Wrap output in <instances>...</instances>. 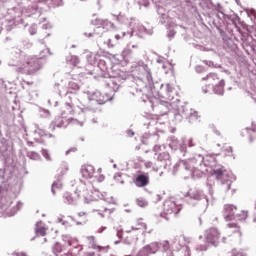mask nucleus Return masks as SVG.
Instances as JSON below:
<instances>
[{"instance_id":"e433bc0d","label":"nucleus","mask_w":256,"mask_h":256,"mask_svg":"<svg viewBox=\"0 0 256 256\" xmlns=\"http://www.w3.org/2000/svg\"><path fill=\"white\" fill-rule=\"evenodd\" d=\"M151 231H153V230L148 231V233H151Z\"/></svg>"},{"instance_id":"f3484780","label":"nucleus","mask_w":256,"mask_h":256,"mask_svg":"<svg viewBox=\"0 0 256 256\" xmlns=\"http://www.w3.org/2000/svg\"><path fill=\"white\" fill-rule=\"evenodd\" d=\"M78 217H79V224L82 225V223H87L88 220V213L87 212H79L78 213Z\"/></svg>"},{"instance_id":"473e14b6","label":"nucleus","mask_w":256,"mask_h":256,"mask_svg":"<svg viewBox=\"0 0 256 256\" xmlns=\"http://www.w3.org/2000/svg\"><path fill=\"white\" fill-rule=\"evenodd\" d=\"M18 72L19 73H23V69L22 68H18Z\"/></svg>"},{"instance_id":"2f4dec72","label":"nucleus","mask_w":256,"mask_h":256,"mask_svg":"<svg viewBox=\"0 0 256 256\" xmlns=\"http://www.w3.org/2000/svg\"><path fill=\"white\" fill-rule=\"evenodd\" d=\"M52 192L55 193V184L52 185Z\"/></svg>"},{"instance_id":"a878e982","label":"nucleus","mask_w":256,"mask_h":256,"mask_svg":"<svg viewBox=\"0 0 256 256\" xmlns=\"http://www.w3.org/2000/svg\"><path fill=\"white\" fill-rule=\"evenodd\" d=\"M129 53H131V50H124L123 51L124 57H127V55H129Z\"/></svg>"},{"instance_id":"4468645a","label":"nucleus","mask_w":256,"mask_h":256,"mask_svg":"<svg viewBox=\"0 0 256 256\" xmlns=\"http://www.w3.org/2000/svg\"><path fill=\"white\" fill-rule=\"evenodd\" d=\"M225 87V80H220L218 84L214 87V91L218 93L219 95H222L223 89Z\"/></svg>"},{"instance_id":"f257e3e1","label":"nucleus","mask_w":256,"mask_h":256,"mask_svg":"<svg viewBox=\"0 0 256 256\" xmlns=\"http://www.w3.org/2000/svg\"><path fill=\"white\" fill-rule=\"evenodd\" d=\"M71 113H73V108L69 105V103L62 105L60 107L61 117L54 122V129L55 127H58V129H61V127H67V124H65L63 119H67V116L71 115Z\"/></svg>"},{"instance_id":"f03ea898","label":"nucleus","mask_w":256,"mask_h":256,"mask_svg":"<svg viewBox=\"0 0 256 256\" xmlns=\"http://www.w3.org/2000/svg\"><path fill=\"white\" fill-rule=\"evenodd\" d=\"M237 215V206L226 204L223 208V217L226 221H233Z\"/></svg>"},{"instance_id":"7ed1b4c3","label":"nucleus","mask_w":256,"mask_h":256,"mask_svg":"<svg viewBox=\"0 0 256 256\" xmlns=\"http://www.w3.org/2000/svg\"><path fill=\"white\" fill-rule=\"evenodd\" d=\"M133 183L136 187H147L149 185V174H138Z\"/></svg>"},{"instance_id":"2eb2a0df","label":"nucleus","mask_w":256,"mask_h":256,"mask_svg":"<svg viewBox=\"0 0 256 256\" xmlns=\"http://www.w3.org/2000/svg\"><path fill=\"white\" fill-rule=\"evenodd\" d=\"M153 247H158L157 243H152V244H148L143 248L144 253H146V255H151V253H153Z\"/></svg>"},{"instance_id":"1a4fd4ad","label":"nucleus","mask_w":256,"mask_h":256,"mask_svg":"<svg viewBox=\"0 0 256 256\" xmlns=\"http://www.w3.org/2000/svg\"><path fill=\"white\" fill-rule=\"evenodd\" d=\"M87 241L89 245H91L92 249H98L101 251V249H107L106 247L97 245V242L95 241V236H88Z\"/></svg>"},{"instance_id":"bb28decb","label":"nucleus","mask_w":256,"mask_h":256,"mask_svg":"<svg viewBox=\"0 0 256 256\" xmlns=\"http://www.w3.org/2000/svg\"><path fill=\"white\" fill-rule=\"evenodd\" d=\"M86 256H95V252L86 253Z\"/></svg>"},{"instance_id":"f8f14e48","label":"nucleus","mask_w":256,"mask_h":256,"mask_svg":"<svg viewBox=\"0 0 256 256\" xmlns=\"http://www.w3.org/2000/svg\"><path fill=\"white\" fill-rule=\"evenodd\" d=\"M35 233H36V235H38L40 237H45L47 235V228L37 224L36 229H35Z\"/></svg>"},{"instance_id":"cd10ccee","label":"nucleus","mask_w":256,"mask_h":256,"mask_svg":"<svg viewBox=\"0 0 256 256\" xmlns=\"http://www.w3.org/2000/svg\"><path fill=\"white\" fill-rule=\"evenodd\" d=\"M163 246H164V247H169V241H165V242L163 243Z\"/></svg>"},{"instance_id":"0eeeda50","label":"nucleus","mask_w":256,"mask_h":256,"mask_svg":"<svg viewBox=\"0 0 256 256\" xmlns=\"http://www.w3.org/2000/svg\"><path fill=\"white\" fill-rule=\"evenodd\" d=\"M84 199L86 201V203H91L93 201H99V192H97L96 190H87L84 193Z\"/></svg>"},{"instance_id":"ddd939ff","label":"nucleus","mask_w":256,"mask_h":256,"mask_svg":"<svg viewBox=\"0 0 256 256\" xmlns=\"http://www.w3.org/2000/svg\"><path fill=\"white\" fill-rule=\"evenodd\" d=\"M225 168L221 167L213 170V175H215L216 179H223V175H225Z\"/></svg>"},{"instance_id":"c9c22d12","label":"nucleus","mask_w":256,"mask_h":256,"mask_svg":"<svg viewBox=\"0 0 256 256\" xmlns=\"http://www.w3.org/2000/svg\"><path fill=\"white\" fill-rule=\"evenodd\" d=\"M68 121H71V118H68Z\"/></svg>"},{"instance_id":"7c9ffc66","label":"nucleus","mask_w":256,"mask_h":256,"mask_svg":"<svg viewBox=\"0 0 256 256\" xmlns=\"http://www.w3.org/2000/svg\"><path fill=\"white\" fill-rule=\"evenodd\" d=\"M115 39H117V41H119V39H121V36H120L119 34H117V35L115 36Z\"/></svg>"},{"instance_id":"6ab92c4d","label":"nucleus","mask_w":256,"mask_h":256,"mask_svg":"<svg viewBox=\"0 0 256 256\" xmlns=\"http://www.w3.org/2000/svg\"><path fill=\"white\" fill-rule=\"evenodd\" d=\"M136 229H145L147 231V224L143 222V219L137 221V228Z\"/></svg>"},{"instance_id":"c85d7f7f","label":"nucleus","mask_w":256,"mask_h":256,"mask_svg":"<svg viewBox=\"0 0 256 256\" xmlns=\"http://www.w3.org/2000/svg\"><path fill=\"white\" fill-rule=\"evenodd\" d=\"M250 13H251V15H253V16L255 17V15H256V11H255V10L252 9V10L250 11Z\"/></svg>"},{"instance_id":"393cba45","label":"nucleus","mask_w":256,"mask_h":256,"mask_svg":"<svg viewBox=\"0 0 256 256\" xmlns=\"http://www.w3.org/2000/svg\"><path fill=\"white\" fill-rule=\"evenodd\" d=\"M43 156L45 157V159H47L48 161H51V156H49V153L47 151L43 152Z\"/></svg>"},{"instance_id":"9d476101","label":"nucleus","mask_w":256,"mask_h":256,"mask_svg":"<svg viewBox=\"0 0 256 256\" xmlns=\"http://www.w3.org/2000/svg\"><path fill=\"white\" fill-rule=\"evenodd\" d=\"M187 195L190 197V199H195L196 201L201 199V192L196 189H190Z\"/></svg>"},{"instance_id":"dca6fc26","label":"nucleus","mask_w":256,"mask_h":256,"mask_svg":"<svg viewBox=\"0 0 256 256\" xmlns=\"http://www.w3.org/2000/svg\"><path fill=\"white\" fill-rule=\"evenodd\" d=\"M236 217H238L239 221H245L247 217H249V212L242 210L239 213L236 212Z\"/></svg>"},{"instance_id":"b1692460","label":"nucleus","mask_w":256,"mask_h":256,"mask_svg":"<svg viewBox=\"0 0 256 256\" xmlns=\"http://www.w3.org/2000/svg\"><path fill=\"white\" fill-rule=\"evenodd\" d=\"M144 167H145L146 169H151V167H153V162H146V163L144 164Z\"/></svg>"},{"instance_id":"a211bd4d","label":"nucleus","mask_w":256,"mask_h":256,"mask_svg":"<svg viewBox=\"0 0 256 256\" xmlns=\"http://www.w3.org/2000/svg\"><path fill=\"white\" fill-rule=\"evenodd\" d=\"M229 229H235V233H238L239 237H241V230L236 223L228 224Z\"/></svg>"},{"instance_id":"aec40b11","label":"nucleus","mask_w":256,"mask_h":256,"mask_svg":"<svg viewBox=\"0 0 256 256\" xmlns=\"http://www.w3.org/2000/svg\"><path fill=\"white\" fill-rule=\"evenodd\" d=\"M224 153L227 157H233V147L228 146L224 149Z\"/></svg>"},{"instance_id":"c756f323","label":"nucleus","mask_w":256,"mask_h":256,"mask_svg":"<svg viewBox=\"0 0 256 256\" xmlns=\"http://www.w3.org/2000/svg\"><path fill=\"white\" fill-rule=\"evenodd\" d=\"M207 161H213V162H215V158H213V157H208Z\"/></svg>"},{"instance_id":"4be33fe9","label":"nucleus","mask_w":256,"mask_h":256,"mask_svg":"<svg viewBox=\"0 0 256 256\" xmlns=\"http://www.w3.org/2000/svg\"><path fill=\"white\" fill-rule=\"evenodd\" d=\"M231 256H247V255H245V253H243V252H241V251H239L237 249H233Z\"/></svg>"},{"instance_id":"39448f33","label":"nucleus","mask_w":256,"mask_h":256,"mask_svg":"<svg viewBox=\"0 0 256 256\" xmlns=\"http://www.w3.org/2000/svg\"><path fill=\"white\" fill-rule=\"evenodd\" d=\"M81 173L84 179H93L95 177V167L93 165H84L81 168Z\"/></svg>"},{"instance_id":"423d86ee","label":"nucleus","mask_w":256,"mask_h":256,"mask_svg":"<svg viewBox=\"0 0 256 256\" xmlns=\"http://www.w3.org/2000/svg\"><path fill=\"white\" fill-rule=\"evenodd\" d=\"M30 71H39L41 69V59L37 57H30L27 61Z\"/></svg>"},{"instance_id":"5701e85b","label":"nucleus","mask_w":256,"mask_h":256,"mask_svg":"<svg viewBox=\"0 0 256 256\" xmlns=\"http://www.w3.org/2000/svg\"><path fill=\"white\" fill-rule=\"evenodd\" d=\"M59 171H60L61 175H65V172L69 171V168L67 166H62V167H60Z\"/></svg>"},{"instance_id":"72a5a7b5","label":"nucleus","mask_w":256,"mask_h":256,"mask_svg":"<svg viewBox=\"0 0 256 256\" xmlns=\"http://www.w3.org/2000/svg\"><path fill=\"white\" fill-rule=\"evenodd\" d=\"M54 247H61V244L56 243V244L54 245Z\"/></svg>"},{"instance_id":"412c9836","label":"nucleus","mask_w":256,"mask_h":256,"mask_svg":"<svg viewBox=\"0 0 256 256\" xmlns=\"http://www.w3.org/2000/svg\"><path fill=\"white\" fill-rule=\"evenodd\" d=\"M138 207H147L148 203L145 199H138L136 201Z\"/></svg>"},{"instance_id":"20e7f679","label":"nucleus","mask_w":256,"mask_h":256,"mask_svg":"<svg viewBox=\"0 0 256 256\" xmlns=\"http://www.w3.org/2000/svg\"><path fill=\"white\" fill-rule=\"evenodd\" d=\"M219 237H221V234L216 228H211L206 235L208 243H211L212 245H215V243L219 241Z\"/></svg>"},{"instance_id":"f704fd0d","label":"nucleus","mask_w":256,"mask_h":256,"mask_svg":"<svg viewBox=\"0 0 256 256\" xmlns=\"http://www.w3.org/2000/svg\"><path fill=\"white\" fill-rule=\"evenodd\" d=\"M103 179H105V177L101 176V177H100V181H103Z\"/></svg>"},{"instance_id":"9b49d317","label":"nucleus","mask_w":256,"mask_h":256,"mask_svg":"<svg viewBox=\"0 0 256 256\" xmlns=\"http://www.w3.org/2000/svg\"><path fill=\"white\" fill-rule=\"evenodd\" d=\"M64 199L69 205H74V203H77V198H75V196L69 192L64 194Z\"/></svg>"},{"instance_id":"6e6552de","label":"nucleus","mask_w":256,"mask_h":256,"mask_svg":"<svg viewBox=\"0 0 256 256\" xmlns=\"http://www.w3.org/2000/svg\"><path fill=\"white\" fill-rule=\"evenodd\" d=\"M175 209H177V204H175L174 201L167 200L164 203V213H166V215H171L172 213H175Z\"/></svg>"}]
</instances>
